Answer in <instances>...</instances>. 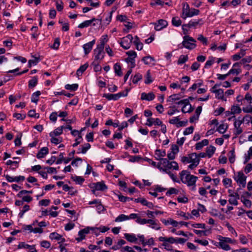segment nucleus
I'll use <instances>...</instances> for the list:
<instances>
[{
	"instance_id": "nucleus-1",
	"label": "nucleus",
	"mask_w": 252,
	"mask_h": 252,
	"mask_svg": "<svg viewBox=\"0 0 252 252\" xmlns=\"http://www.w3.org/2000/svg\"><path fill=\"white\" fill-rule=\"evenodd\" d=\"M180 177L183 183L187 184L188 186H193L192 189L193 190L195 189L197 177L191 175L189 172L186 170H183L180 173Z\"/></svg>"
},
{
	"instance_id": "nucleus-2",
	"label": "nucleus",
	"mask_w": 252,
	"mask_h": 252,
	"mask_svg": "<svg viewBox=\"0 0 252 252\" xmlns=\"http://www.w3.org/2000/svg\"><path fill=\"white\" fill-rule=\"evenodd\" d=\"M183 41L182 43V46L180 47V48L185 47L187 49L191 50L195 48L196 45L195 44L196 40L192 37L189 35H185L183 37Z\"/></svg>"
},
{
	"instance_id": "nucleus-3",
	"label": "nucleus",
	"mask_w": 252,
	"mask_h": 252,
	"mask_svg": "<svg viewBox=\"0 0 252 252\" xmlns=\"http://www.w3.org/2000/svg\"><path fill=\"white\" fill-rule=\"evenodd\" d=\"M90 187L92 189V192L94 194H95L96 190L103 191L107 189V187L103 181L92 183Z\"/></svg>"
},
{
	"instance_id": "nucleus-4",
	"label": "nucleus",
	"mask_w": 252,
	"mask_h": 252,
	"mask_svg": "<svg viewBox=\"0 0 252 252\" xmlns=\"http://www.w3.org/2000/svg\"><path fill=\"white\" fill-rule=\"evenodd\" d=\"M133 38L131 34H128L122 39L120 42L121 46L125 49H128L130 47V44L132 42Z\"/></svg>"
},
{
	"instance_id": "nucleus-5",
	"label": "nucleus",
	"mask_w": 252,
	"mask_h": 252,
	"mask_svg": "<svg viewBox=\"0 0 252 252\" xmlns=\"http://www.w3.org/2000/svg\"><path fill=\"white\" fill-rule=\"evenodd\" d=\"M127 95V91L125 94L124 92H120L116 94H104L103 97H105L108 100H117L122 96H126Z\"/></svg>"
},
{
	"instance_id": "nucleus-6",
	"label": "nucleus",
	"mask_w": 252,
	"mask_h": 252,
	"mask_svg": "<svg viewBox=\"0 0 252 252\" xmlns=\"http://www.w3.org/2000/svg\"><path fill=\"white\" fill-rule=\"evenodd\" d=\"M103 48L97 46L94 51V61L100 62L104 58L105 53L103 52Z\"/></svg>"
},
{
	"instance_id": "nucleus-7",
	"label": "nucleus",
	"mask_w": 252,
	"mask_h": 252,
	"mask_svg": "<svg viewBox=\"0 0 252 252\" xmlns=\"http://www.w3.org/2000/svg\"><path fill=\"white\" fill-rule=\"evenodd\" d=\"M162 160H163L162 165L165 168L167 169V170L172 168L176 170L179 169L178 164L176 161L169 162L167 158H164Z\"/></svg>"
},
{
	"instance_id": "nucleus-8",
	"label": "nucleus",
	"mask_w": 252,
	"mask_h": 252,
	"mask_svg": "<svg viewBox=\"0 0 252 252\" xmlns=\"http://www.w3.org/2000/svg\"><path fill=\"white\" fill-rule=\"evenodd\" d=\"M235 180L238 183L242 185L243 188L245 187L246 183V176H245L242 172H239L238 173L237 177L235 178Z\"/></svg>"
},
{
	"instance_id": "nucleus-9",
	"label": "nucleus",
	"mask_w": 252,
	"mask_h": 252,
	"mask_svg": "<svg viewBox=\"0 0 252 252\" xmlns=\"http://www.w3.org/2000/svg\"><path fill=\"white\" fill-rule=\"evenodd\" d=\"M145 125L147 126H151L153 125H155V126H163L162 125V122L159 119H154L153 118H148Z\"/></svg>"
},
{
	"instance_id": "nucleus-10",
	"label": "nucleus",
	"mask_w": 252,
	"mask_h": 252,
	"mask_svg": "<svg viewBox=\"0 0 252 252\" xmlns=\"http://www.w3.org/2000/svg\"><path fill=\"white\" fill-rule=\"evenodd\" d=\"M167 25L168 22L166 20L160 19L155 24V29L156 31H160L165 28Z\"/></svg>"
},
{
	"instance_id": "nucleus-11",
	"label": "nucleus",
	"mask_w": 252,
	"mask_h": 252,
	"mask_svg": "<svg viewBox=\"0 0 252 252\" xmlns=\"http://www.w3.org/2000/svg\"><path fill=\"white\" fill-rule=\"evenodd\" d=\"M95 41L94 39L83 45V48L85 55L88 54L91 51L93 46L95 44Z\"/></svg>"
},
{
	"instance_id": "nucleus-12",
	"label": "nucleus",
	"mask_w": 252,
	"mask_h": 252,
	"mask_svg": "<svg viewBox=\"0 0 252 252\" xmlns=\"http://www.w3.org/2000/svg\"><path fill=\"white\" fill-rule=\"evenodd\" d=\"M190 8L189 4L187 2H184L183 3V7L182 9V14L181 15V17L184 19H186L187 17H188V16H187V14L189 13L190 12Z\"/></svg>"
},
{
	"instance_id": "nucleus-13",
	"label": "nucleus",
	"mask_w": 252,
	"mask_h": 252,
	"mask_svg": "<svg viewBox=\"0 0 252 252\" xmlns=\"http://www.w3.org/2000/svg\"><path fill=\"white\" fill-rule=\"evenodd\" d=\"M155 98V95L153 93L151 92L148 94L142 93L141 94V99L147 101L153 100Z\"/></svg>"
},
{
	"instance_id": "nucleus-14",
	"label": "nucleus",
	"mask_w": 252,
	"mask_h": 252,
	"mask_svg": "<svg viewBox=\"0 0 252 252\" xmlns=\"http://www.w3.org/2000/svg\"><path fill=\"white\" fill-rule=\"evenodd\" d=\"M202 111V107L198 106L195 110V114L191 117L189 119V122L191 123H193L195 121L198 119L199 116Z\"/></svg>"
},
{
	"instance_id": "nucleus-15",
	"label": "nucleus",
	"mask_w": 252,
	"mask_h": 252,
	"mask_svg": "<svg viewBox=\"0 0 252 252\" xmlns=\"http://www.w3.org/2000/svg\"><path fill=\"white\" fill-rule=\"evenodd\" d=\"M252 58L251 57L249 56L247 58L242 59L239 63H235L233 65V67H239L240 64H246V63H250L252 62Z\"/></svg>"
},
{
	"instance_id": "nucleus-16",
	"label": "nucleus",
	"mask_w": 252,
	"mask_h": 252,
	"mask_svg": "<svg viewBox=\"0 0 252 252\" xmlns=\"http://www.w3.org/2000/svg\"><path fill=\"white\" fill-rule=\"evenodd\" d=\"M89 232L88 228H84L79 231L78 235L79 237L76 238V240L80 242L85 238V235Z\"/></svg>"
},
{
	"instance_id": "nucleus-17",
	"label": "nucleus",
	"mask_w": 252,
	"mask_h": 252,
	"mask_svg": "<svg viewBox=\"0 0 252 252\" xmlns=\"http://www.w3.org/2000/svg\"><path fill=\"white\" fill-rule=\"evenodd\" d=\"M229 121H233L234 122V126H240L243 123L242 118L239 117L237 119H236L234 116H232L228 118Z\"/></svg>"
},
{
	"instance_id": "nucleus-18",
	"label": "nucleus",
	"mask_w": 252,
	"mask_h": 252,
	"mask_svg": "<svg viewBox=\"0 0 252 252\" xmlns=\"http://www.w3.org/2000/svg\"><path fill=\"white\" fill-rule=\"evenodd\" d=\"M204 22L202 19H199L197 21H190L187 25L188 26V28H190L191 27H196L198 25L201 26L203 24Z\"/></svg>"
},
{
	"instance_id": "nucleus-19",
	"label": "nucleus",
	"mask_w": 252,
	"mask_h": 252,
	"mask_svg": "<svg viewBox=\"0 0 252 252\" xmlns=\"http://www.w3.org/2000/svg\"><path fill=\"white\" fill-rule=\"evenodd\" d=\"M212 92L216 94V97L218 99L226 101V99L224 98L223 96V91L222 89H219L218 90H212Z\"/></svg>"
},
{
	"instance_id": "nucleus-20",
	"label": "nucleus",
	"mask_w": 252,
	"mask_h": 252,
	"mask_svg": "<svg viewBox=\"0 0 252 252\" xmlns=\"http://www.w3.org/2000/svg\"><path fill=\"white\" fill-rule=\"evenodd\" d=\"M48 153V148L47 147L42 148L36 155L38 158H43Z\"/></svg>"
},
{
	"instance_id": "nucleus-21",
	"label": "nucleus",
	"mask_w": 252,
	"mask_h": 252,
	"mask_svg": "<svg viewBox=\"0 0 252 252\" xmlns=\"http://www.w3.org/2000/svg\"><path fill=\"white\" fill-rule=\"evenodd\" d=\"M125 238L129 242L136 243L137 241V238L134 234H131L128 233H125L124 234Z\"/></svg>"
},
{
	"instance_id": "nucleus-22",
	"label": "nucleus",
	"mask_w": 252,
	"mask_h": 252,
	"mask_svg": "<svg viewBox=\"0 0 252 252\" xmlns=\"http://www.w3.org/2000/svg\"><path fill=\"white\" fill-rule=\"evenodd\" d=\"M89 66V64L86 63L83 65H82L77 69L76 71V74L78 76H80L82 75L83 73L87 69Z\"/></svg>"
},
{
	"instance_id": "nucleus-23",
	"label": "nucleus",
	"mask_w": 252,
	"mask_h": 252,
	"mask_svg": "<svg viewBox=\"0 0 252 252\" xmlns=\"http://www.w3.org/2000/svg\"><path fill=\"white\" fill-rule=\"evenodd\" d=\"M126 243V242L124 240L121 239L117 242V244L113 246L111 249L114 251L120 250L122 248V246L125 245Z\"/></svg>"
},
{
	"instance_id": "nucleus-24",
	"label": "nucleus",
	"mask_w": 252,
	"mask_h": 252,
	"mask_svg": "<svg viewBox=\"0 0 252 252\" xmlns=\"http://www.w3.org/2000/svg\"><path fill=\"white\" fill-rule=\"evenodd\" d=\"M155 155L156 156V158L157 160L164 159L162 157H164L166 156V153L165 151H161L160 150L157 149L155 151Z\"/></svg>"
},
{
	"instance_id": "nucleus-25",
	"label": "nucleus",
	"mask_w": 252,
	"mask_h": 252,
	"mask_svg": "<svg viewBox=\"0 0 252 252\" xmlns=\"http://www.w3.org/2000/svg\"><path fill=\"white\" fill-rule=\"evenodd\" d=\"M63 133V127H59L49 133L50 137H56Z\"/></svg>"
},
{
	"instance_id": "nucleus-26",
	"label": "nucleus",
	"mask_w": 252,
	"mask_h": 252,
	"mask_svg": "<svg viewBox=\"0 0 252 252\" xmlns=\"http://www.w3.org/2000/svg\"><path fill=\"white\" fill-rule=\"evenodd\" d=\"M142 61L145 64L149 65L152 63V62L155 61V60L152 56L148 55L144 57L142 59Z\"/></svg>"
},
{
	"instance_id": "nucleus-27",
	"label": "nucleus",
	"mask_w": 252,
	"mask_h": 252,
	"mask_svg": "<svg viewBox=\"0 0 252 252\" xmlns=\"http://www.w3.org/2000/svg\"><path fill=\"white\" fill-rule=\"evenodd\" d=\"M38 82V78L36 76H34L29 81V88H32L36 86Z\"/></svg>"
},
{
	"instance_id": "nucleus-28",
	"label": "nucleus",
	"mask_w": 252,
	"mask_h": 252,
	"mask_svg": "<svg viewBox=\"0 0 252 252\" xmlns=\"http://www.w3.org/2000/svg\"><path fill=\"white\" fill-rule=\"evenodd\" d=\"M189 157L190 160V162H194L199 163V158H198V156L196 153H191L189 154Z\"/></svg>"
},
{
	"instance_id": "nucleus-29",
	"label": "nucleus",
	"mask_w": 252,
	"mask_h": 252,
	"mask_svg": "<svg viewBox=\"0 0 252 252\" xmlns=\"http://www.w3.org/2000/svg\"><path fill=\"white\" fill-rule=\"evenodd\" d=\"M41 94V93L39 91H37L35 93H33L31 97V101L34 103H37L38 101L39 96Z\"/></svg>"
},
{
	"instance_id": "nucleus-30",
	"label": "nucleus",
	"mask_w": 252,
	"mask_h": 252,
	"mask_svg": "<svg viewBox=\"0 0 252 252\" xmlns=\"http://www.w3.org/2000/svg\"><path fill=\"white\" fill-rule=\"evenodd\" d=\"M114 69L115 73L118 75L119 76H121L122 75V71L121 69V66L119 63H116L114 65Z\"/></svg>"
},
{
	"instance_id": "nucleus-31",
	"label": "nucleus",
	"mask_w": 252,
	"mask_h": 252,
	"mask_svg": "<svg viewBox=\"0 0 252 252\" xmlns=\"http://www.w3.org/2000/svg\"><path fill=\"white\" fill-rule=\"evenodd\" d=\"M32 58H34L33 60H30L28 62L29 67H31L32 65H36L40 61V59L39 57H34L33 55H32Z\"/></svg>"
},
{
	"instance_id": "nucleus-32",
	"label": "nucleus",
	"mask_w": 252,
	"mask_h": 252,
	"mask_svg": "<svg viewBox=\"0 0 252 252\" xmlns=\"http://www.w3.org/2000/svg\"><path fill=\"white\" fill-rule=\"evenodd\" d=\"M219 240H220L219 246L221 247V248H222V249H223L225 251H228V250H230V246L226 243H225L224 241H222V240L221 239H220V238H219Z\"/></svg>"
},
{
	"instance_id": "nucleus-33",
	"label": "nucleus",
	"mask_w": 252,
	"mask_h": 252,
	"mask_svg": "<svg viewBox=\"0 0 252 252\" xmlns=\"http://www.w3.org/2000/svg\"><path fill=\"white\" fill-rule=\"evenodd\" d=\"M160 160V162L158 163V164H156V162H155V161H152V165L154 166V167H157L159 169H160V170H162L164 172H165L167 173H169L170 172H168V171H167V169L166 168H163L162 167H161V165H162V162H163V160Z\"/></svg>"
},
{
	"instance_id": "nucleus-34",
	"label": "nucleus",
	"mask_w": 252,
	"mask_h": 252,
	"mask_svg": "<svg viewBox=\"0 0 252 252\" xmlns=\"http://www.w3.org/2000/svg\"><path fill=\"white\" fill-rule=\"evenodd\" d=\"M108 41V36L107 34L103 35L102 36L100 39V44L97 45V46L101 47L104 49V45Z\"/></svg>"
},
{
	"instance_id": "nucleus-35",
	"label": "nucleus",
	"mask_w": 252,
	"mask_h": 252,
	"mask_svg": "<svg viewBox=\"0 0 252 252\" xmlns=\"http://www.w3.org/2000/svg\"><path fill=\"white\" fill-rule=\"evenodd\" d=\"M64 87L66 90H68L71 91H75L78 88V85L77 84H73L72 85L67 84Z\"/></svg>"
},
{
	"instance_id": "nucleus-36",
	"label": "nucleus",
	"mask_w": 252,
	"mask_h": 252,
	"mask_svg": "<svg viewBox=\"0 0 252 252\" xmlns=\"http://www.w3.org/2000/svg\"><path fill=\"white\" fill-rule=\"evenodd\" d=\"M216 148L213 146H210L207 148L206 154L208 157L211 158L215 151Z\"/></svg>"
},
{
	"instance_id": "nucleus-37",
	"label": "nucleus",
	"mask_w": 252,
	"mask_h": 252,
	"mask_svg": "<svg viewBox=\"0 0 252 252\" xmlns=\"http://www.w3.org/2000/svg\"><path fill=\"white\" fill-rule=\"evenodd\" d=\"M145 77V83L146 84H149L151 83L153 81V79H152L150 71L149 70L147 71Z\"/></svg>"
},
{
	"instance_id": "nucleus-38",
	"label": "nucleus",
	"mask_w": 252,
	"mask_h": 252,
	"mask_svg": "<svg viewBox=\"0 0 252 252\" xmlns=\"http://www.w3.org/2000/svg\"><path fill=\"white\" fill-rule=\"evenodd\" d=\"M142 79V75L139 73H136L132 78V83L137 84L138 82Z\"/></svg>"
},
{
	"instance_id": "nucleus-39",
	"label": "nucleus",
	"mask_w": 252,
	"mask_h": 252,
	"mask_svg": "<svg viewBox=\"0 0 252 252\" xmlns=\"http://www.w3.org/2000/svg\"><path fill=\"white\" fill-rule=\"evenodd\" d=\"M199 10L195 8H191L190 12L187 14V16H188V17H191L193 16L199 15Z\"/></svg>"
},
{
	"instance_id": "nucleus-40",
	"label": "nucleus",
	"mask_w": 252,
	"mask_h": 252,
	"mask_svg": "<svg viewBox=\"0 0 252 252\" xmlns=\"http://www.w3.org/2000/svg\"><path fill=\"white\" fill-rule=\"evenodd\" d=\"M71 178L76 183L80 184V185H81L85 181V179L81 176H72Z\"/></svg>"
},
{
	"instance_id": "nucleus-41",
	"label": "nucleus",
	"mask_w": 252,
	"mask_h": 252,
	"mask_svg": "<svg viewBox=\"0 0 252 252\" xmlns=\"http://www.w3.org/2000/svg\"><path fill=\"white\" fill-rule=\"evenodd\" d=\"M100 62L93 61L92 65L94 66V71L98 72L101 70V66L99 65Z\"/></svg>"
},
{
	"instance_id": "nucleus-42",
	"label": "nucleus",
	"mask_w": 252,
	"mask_h": 252,
	"mask_svg": "<svg viewBox=\"0 0 252 252\" xmlns=\"http://www.w3.org/2000/svg\"><path fill=\"white\" fill-rule=\"evenodd\" d=\"M252 156V146L249 148V150L248 151V154L245 155V161L244 162V164H246L250 160V159L251 158Z\"/></svg>"
},
{
	"instance_id": "nucleus-43",
	"label": "nucleus",
	"mask_w": 252,
	"mask_h": 252,
	"mask_svg": "<svg viewBox=\"0 0 252 252\" xmlns=\"http://www.w3.org/2000/svg\"><path fill=\"white\" fill-rule=\"evenodd\" d=\"M189 59L188 55H181L180 56L178 60V64H183L188 61Z\"/></svg>"
},
{
	"instance_id": "nucleus-44",
	"label": "nucleus",
	"mask_w": 252,
	"mask_h": 252,
	"mask_svg": "<svg viewBox=\"0 0 252 252\" xmlns=\"http://www.w3.org/2000/svg\"><path fill=\"white\" fill-rule=\"evenodd\" d=\"M162 222L165 225H167L168 223L171 224L173 226L176 227L178 225V222L172 219L166 220H162Z\"/></svg>"
},
{
	"instance_id": "nucleus-45",
	"label": "nucleus",
	"mask_w": 252,
	"mask_h": 252,
	"mask_svg": "<svg viewBox=\"0 0 252 252\" xmlns=\"http://www.w3.org/2000/svg\"><path fill=\"white\" fill-rule=\"evenodd\" d=\"M229 197L230 198L228 200V202L230 204L234 205H238V201L236 197H234L232 193L229 194Z\"/></svg>"
},
{
	"instance_id": "nucleus-46",
	"label": "nucleus",
	"mask_w": 252,
	"mask_h": 252,
	"mask_svg": "<svg viewBox=\"0 0 252 252\" xmlns=\"http://www.w3.org/2000/svg\"><path fill=\"white\" fill-rule=\"evenodd\" d=\"M235 150L234 148H233L232 150H231L229 153V160L230 163H234L235 161Z\"/></svg>"
},
{
	"instance_id": "nucleus-47",
	"label": "nucleus",
	"mask_w": 252,
	"mask_h": 252,
	"mask_svg": "<svg viewBox=\"0 0 252 252\" xmlns=\"http://www.w3.org/2000/svg\"><path fill=\"white\" fill-rule=\"evenodd\" d=\"M172 24L176 27L180 26L182 24V21L178 17H173L172 19Z\"/></svg>"
},
{
	"instance_id": "nucleus-48",
	"label": "nucleus",
	"mask_w": 252,
	"mask_h": 252,
	"mask_svg": "<svg viewBox=\"0 0 252 252\" xmlns=\"http://www.w3.org/2000/svg\"><path fill=\"white\" fill-rule=\"evenodd\" d=\"M241 201L247 207H251L252 202L250 200L245 198L244 195L241 196Z\"/></svg>"
},
{
	"instance_id": "nucleus-49",
	"label": "nucleus",
	"mask_w": 252,
	"mask_h": 252,
	"mask_svg": "<svg viewBox=\"0 0 252 252\" xmlns=\"http://www.w3.org/2000/svg\"><path fill=\"white\" fill-rule=\"evenodd\" d=\"M60 45V38H56L54 40V42L53 45L51 46L50 47L55 50H57L59 49Z\"/></svg>"
},
{
	"instance_id": "nucleus-50",
	"label": "nucleus",
	"mask_w": 252,
	"mask_h": 252,
	"mask_svg": "<svg viewBox=\"0 0 252 252\" xmlns=\"http://www.w3.org/2000/svg\"><path fill=\"white\" fill-rule=\"evenodd\" d=\"M231 111L234 116L235 114H239L241 112L240 107L238 106H233L231 108Z\"/></svg>"
},
{
	"instance_id": "nucleus-51",
	"label": "nucleus",
	"mask_w": 252,
	"mask_h": 252,
	"mask_svg": "<svg viewBox=\"0 0 252 252\" xmlns=\"http://www.w3.org/2000/svg\"><path fill=\"white\" fill-rule=\"evenodd\" d=\"M90 148L91 145L89 143H87L85 144L83 146L82 148L81 149H79V150H80L81 153L85 154L86 153L87 150H88Z\"/></svg>"
},
{
	"instance_id": "nucleus-52",
	"label": "nucleus",
	"mask_w": 252,
	"mask_h": 252,
	"mask_svg": "<svg viewBox=\"0 0 252 252\" xmlns=\"http://www.w3.org/2000/svg\"><path fill=\"white\" fill-rule=\"evenodd\" d=\"M33 247V246H31V245L26 244L24 242H20L18 246V249H22V248L32 249Z\"/></svg>"
},
{
	"instance_id": "nucleus-53",
	"label": "nucleus",
	"mask_w": 252,
	"mask_h": 252,
	"mask_svg": "<svg viewBox=\"0 0 252 252\" xmlns=\"http://www.w3.org/2000/svg\"><path fill=\"white\" fill-rule=\"evenodd\" d=\"M91 25V22L89 20H86L79 24L78 26L79 28L83 29L84 28L88 27Z\"/></svg>"
},
{
	"instance_id": "nucleus-54",
	"label": "nucleus",
	"mask_w": 252,
	"mask_h": 252,
	"mask_svg": "<svg viewBox=\"0 0 252 252\" xmlns=\"http://www.w3.org/2000/svg\"><path fill=\"white\" fill-rule=\"evenodd\" d=\"M129 219L127 216L125 215L124 214L120 215L116 219L115 221H122L125 220H127Z\"/></svg>"
},
{
	"instance_id": "nucleus-55",
	"label": "nucleus",
	"mask_w": 252,
	"mask_h": 252,
	"mask_svg": "<svg viewBox=\"0 0 252 252\" xmlns=\"http://www.w3.org/2000/svg\"><path fill=\"white\" fill-rule=\"evenodd\" d=\"M197 39L205 45H207L208 44L207 38L206 37H205L202 34H199L198 35Z\"/></svg>"
},
{
	"instance_id": "nucleus-56",
	"label": "nucleus",
	"mask_w": 252,
	"mask_h": 252,
	"mask_svg": "<svg viewBox=\"0 0 252 252\" xmlns=\"http://www.w3.org/2000/svg\"><path fill=\"white\" fill-rule=\"evenodd\" d=\"M49 237L51 239H55L59 240L61 238L62 236L57 233V232H53L50 234Z\"/></svg>"
},
{
	"instance_id": "nucleus-57",
	"label": "nucleus",
	"mask_w": 252,
	"mask_h": 252,
	"mask_svg": "<svg viewBox=\"0 0 252 252\" xmlns=\"http://www.w3.org/2000/svg\"><path fill=\"white\" fill-rule=\"evenodd\" d=\"M180 99V97L179 96V94H174L171 95L169 97L168 101H174L176 100H178Z\"/></svg>"
},
{
	"instance_id": "nucleus-58",
	"label": "nucleus",
	"mask_w": 252,
	"mask_h": 252,
	"mask_svg": "<svg viewBox=\"0 0 252 252\" xmlns=\"http://www.w3.org/2000/svg\"><path fill=\"white\" fill-rule=\"evenodd\" d=\"M62 120L65 121L66 125V126H70V125L71 124H75V123L76 121V119L74 118L70 119H62Z\"/></svg>"
},
{
	"instance_id": "nucleus-59",
	"label": "nucleus",
	"mask_w": 252,
	"mask_h": 252,
	"mask_svg": "<svg viewBox=\"0 0 252 252\" xmlns=\"http://www.w3.org/2000/svg\"><path fill=\"white\" fill-rule=\"evenodd\" d=\"M51 142L52 143L55 144L56 145L61 143L62 141V138L61 137H51Z\"/></svg>"
},
{
	"instance_id": "nucleus-60",
	"label": "nucleus",
	"mask_w": 252,
	"mask_h": 252,
	"mask_svg": "<svg viewBox=\"0 0 252 252\" xmlns=\"http://www.w3.org/2000/svg\"><path fill=\"white\" fill-rule=\"evenodd\" d=\"M243 120V124H246V125H249L250 122H252V117L246 115L245 117H244L242 118Z\"/></svg>"
},
{
	"instance_id": "nucleus-61",
	"label": "nucleus",
	"mask_w": 252,
	"mask_h": 252,
	"mask_svg": "<svg viewBox=\"0 0 252 252\" xmlns=\"http://www.w3.org/2000/svg\"><path fill=\"white\" fill-rule=\"evenodd\" d=\"M178 190L173 188H170L166 192V194L167 195H170L173 194H177L178 193Z\"/></svg>"
},
{
	"instance_id": "nucleus-62",
	"label": "nucleus",
	"mask_w": 252,
	"mask_h": 252,
	"mask_svg": "<svg viewBox=\"0 0 252 252\" xmlns=\"http://www.w3.org/2000/svg\"><path fill=\"white\" fill-rule=\"evenodd\" d=\"M214 58L213 57H210L209 58V60H208L206 63H205V68H208L210 66H211L212 64L214 63Z\"/></svg>"
},
{
	"instance_id": "nucleus-63",
	"label": "nucleus",
	"mask_w": 252,
	"mask_h": 252,
	"mask_svg": "<svg viewBox=\"0 0 252 252\" xmlns=\"http://www.w3.org/2000/svg\"><path fill=\"white\" fill-rule=\"evenodd\" d=\"M178 105H183L185 107H186L188 104H189V99H185L181 100L176 103Z\"/></svg>"
},
{
	"instance_id": "nucleus-64",
	"label": "nucleus",
	"mask_w": 252,
	"mask_h": 252,
	"mask_svg": "<svg viewBox=\"0 0 252 252\" xmlns=\"http://www.w3.org/2000/svg\"><path fill=\"white\" fill-rule=\"evenodd\" d=\"M241 72V69L240 68H232L229 71L228 74H236V75H238L239 73H240Z\"/></svg>"
}]
</instances>
